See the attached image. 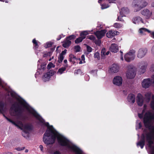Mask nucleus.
Segmentation results:
<instances>
[{"label": "nucleus", "instance_id": "obj_1", "mask_svg": "<svg viewBox=\"0 0 154 154\" xmlns=\"http://www.w3.org/2000/svg\"><path fill=\"white\" fill-rule=\"evenodd\" d=\"M17 100L21 106L27 109L40 123L47 127V129L43 137L44 142L47 145L54 144L57 138L58 143L61 146H66L68 149H71L75 154H82V152L81 149L75 145H71L70 142L68 139L59 134L54 128L52 126H49L48 122H45V120L35 110H30L28 104L24 100L18 99Z\"/></svg>", "mask_w": 154, "mask_h": 154}, {"label": "nucleus", "instance_id": "obj_29", "mask_svg": "<svg viewBox=\"0 0 154 154\" xmlns=\"http://www.w3.org/2000/svg\"><path fill=\"white\" fill-rule=\"evenodd\" d=\"M19 119L23 121H25L28 119V117L26 115H23L22 114L18 116Z\"/></svg>", "mask_w": 154, "mask_h": 154}, {"label": "nucleus", "instance_id": "obj_13", "mask_svg": "<svg viewBox=\"0 0 154 154\" xmlns=\"http://www.w3.org/2000/svg\"><path fill=\"white\" fill-rule=\"evenodd\" d=\"M141 14L144 16L146 19H149L152 14V13L148 9H144L141 11Z\"/></svg>", "mask_w": 154, "mask_h": 154}, {"label": "nucleus", "instance_id": "obj_35", "mask_svg": "<svg viewBox=\"0 0 154 154\" xmlns=\"http://www.w3.org/2000/svg\"><path fill=\"white\" fill-rule=\"evenodd\" d=\"M76 37V36L75 35H72L66 37V38L67 39L70 41L75 39Z\"/></svg>", "mask_w": 154, "mask_h": 154}, {"label": "nucleus", "instance_id": "obj_38", "mask_svg": "<svg viewBox=\"0 0 154 154\" xmlns=\"http://www.w3.org/2000/svg\"><path fill=\"white\" fill-rule=\"evenodd\" d=\"M147 65H146L141 66L140 69L141 70V73H143L146 71V68Z\"/></svg>", "mask_w": 154, "mask_h": 154}, {"label": "nucleus", "instance_id": "obj_2", "mask_svg": "<svg viewBox=\"0 0 154 154\" xmlns=\"http://www.w3.org/2000/svg\"><path fill=\"white\" fill-rule=\"evenodd\" d=\"M154 120V113L150 112H146L143 118V122L145 127L152 130V133L154 134V126L151 125L152 121Z\"/></svg>", "mask_w": 154, "mask_h": 154}, {"label": "nucleus", "instance_id": "obj_60", "mask_svg": "<svg viewBox=\"0 0 154 154\" xmlns=\"http://www.w3.org/2000/svg\"><path fill=\"white\" fill-rule=\"evenodd\" d=\"M150 34L151 35V36L154 38V32H152L150 33Z\"/></svg>", "mask_w": 154, "mask_h": 154}, {"label": "nucleus", "instance_id": "obj_49", "mask_svg": "<svg viewBox=\"0 0 154 154\" xmlns=\"http://www.w3.org/2000/svg\"><path fill=\"white\" fill-rule=\"evenodd\" d=\"M46 64L45 63H43L41 65V68L40 69H44L45 68Z\"/></svg>", "mask_w": 154, "mask_h": 154}, {"label": "nucleus", "instance_id": "obj_46", "mask_svg": "<svg viewBox=\"0 0 154 154\" xmlns=\"http://www.w3.org/2000/svg\"><path fill=\"white\" fill-rule=\"evenodd\" d=\"M94 43L97 45L100 46L101 44V41L99 40H95Z\"/></svg>", "mask_w": 154, "mask_h": 154}, {"label": "nucleus", "instance_id": "obj_20", "mask_svg": "<svg viewBox=\"0 0 154 154\" xmlns=\"http://www.w3.org/2000/svg\"><path fill=\"white\" fill-rule=\"evenodd\" d=\"M132 21L135 24L138 23L140 22H141L142 23H143L142 18L139 16L134 17L132 19Z\"/></svg>", "mask_w": 154, "mask_h": 154}, {"label": "nucleus", "instance_id": "obj_61", "mask_svg": "<svg viewBox=\"0 0 154 154\" xmlns=\"http://www.w3.org/2000/svg\"><path fill=\"white\" fill-rule=\"evenodd\" d=\"M139 128V129H140L142 127V125L141 122H139L138 124Z\"/></svg>", "mask_w": 154, "mask_h": 154}, {"label": "nucleus", "instance_id": "obj_17", "mask_svg": "<svg viewBox=\"0 0 154 154\" xmlns=\"http://www.w3.org/2000/svg\"><path fill=\"white\" fill-rule=\"evenodd\" d=\"M119 67L117 64H113L111 68H110V70L111 72L112 73L117 72L119 70Z\"/></svg>", "mask_w": 154, "mask_h": 154}, {"label": "nucleus", "instance_id": "obj_58", "mask_svg": "<svg viewBox=\"0 0 154 154\" xmlns=\"http://www.w3.org/2000/svg\"><path fill=\"white\" fill-rule=\"evenodd\" d=\"M54 154H60V152L58 151H56L54 152Z\"/></svg>", "mask_w": 154, "mask_h": 154}, {"label": "nucleus", "instance_id": "obj_16", "mask_svg": "<svg viewBox=\"0 0 154 154\" xmlns=\"http://www.w3.org/2000/svg\"><path fill=\"white\" fill-rule=\"evenodd\" d=\"M67 51V50L65 49L64 51H62L61 53L60 54L58 57V62L59 63H61L62 62L64 58V56L66 55Z\"/></svg>", "mask_w": 154, "mask_h": 154}, {"label": "nucleus", "instance_id": "obj_54", "mask_svg": "<svg viewBox=\"0 0 154 154\" xmlns=\"http://www.w3.org/2000/svg\"><path fill=\"white\" fill-rule=\"evenodd\" d=\"M150 71L152 72H154V64H152L151 66V67L150 68Z\"/></svg>", "mask_w": 154, "mask_h": 154}, {"label": "nucleus", "instance_id": "obj_5", "mask_svg": "<svg viewBox=\"0 0 154 154\" xmlns=\"http://www.w3.org/2000/svg\"><path fill=\"white\" fill-rule=\"evenodd\" d=\"M135 52L134 50H131L128 53L126 54L124 57L125 60L128 62H130L133 60L134 58V54Z\"/></svg>", "mask_w": 154, "mask_h": 154}, {"label": "nucleus", "instance_id": "obj_10", "mask_svg": "<svg viewBox=\"0 0 154 154\" xmlns=\"http://www.w3.org/2000/svg\"><path fill=\"white\" fill-rule=\"evenodd\" d=\"M152 83V81L150 78L145 79L142 82V86L143 88H149Z\"/></svg>", "mask_w": 154, "mask_h": 154}, {"label": "nucleus", "instance_id": "obj_11", "mask_svg": "<svg viewBox=\"0 0 154 154\" xmlns=\"http://www.w3.org/2000/svg\"><path fill=\"white\" fill-rule=\"evenodd\" d=\"M106 31L105 29H102L100 31H97L96 32H95L94 34L98 39H101L105 35Z\"/></svg>", "mask_w": 154, "mask_h": 154}, {"label": "nucleus", "instance_id": "obj_8", "mask_svg": "<svg viewBox=\"0 0 154 154\" xmlns=\"http://www.w3.org/2000/svg\"><path fill=\"white\" fill-rule=\"evenodd\" d=\"M136 72L133 68H128L126 73V76L128 79H132L134 78Z\"/></svg>", "mask_w": 154, "mask_h": 154}, {"label": "nucleus", "instance_id": "obj_52", "mask_svg": "<svg viewBox=\"0 0 154 154\" xmlns=\"http://www.w3.org/2000/svg\"><path fill=\"white\" fill-rule=\"evenodd\" d=\"M145 136L143 134H142L141 137V139L140 140H142L143 141H145Z\"/></svg>", "mask_w": 154, "mask_h": 154}, {"label": "nucleus", "instance_id": "obj_56", "mask_svg": "<svg viewBox=\"0 0 154 154\" xmlns=\"http://www.w3.org/2000/svg\"><path fill=\"white\" fill-rule=\"evenodd\" d=\"M138 116L139 117L140 119L142 118L143 117V115L142 114H138Z\"/></svg>", "mask_w": 154, "mask_h": 154}, {"label": "nucleus", "instance_id": "obj_32", "mask_svg": "<svg viewBox=\"0 0 154 154\" xmlns=\"http://www.w3.org/2000/svg\"><path fill=\"white\" fill-rule=\"evenodd\" d=\"M29 132L27 130H23L22 133V136L24 137L28 138L29 137Z\"/></svg>", "mask_w": 154, "mask_h": 154}, {"label": "nucleus", "instance_id": "obj_63", "mask_svg": "<svg viewBox=\"0 0 154 154\" xmlns=\"http://www.w3.org/2000/svg\"><path fill=\"white\" fill-rule=\"evenodd\" d=\"M48 56H50L51 55V52H48L47 53Z\"/></svg>", "mask_w": 154, "mask_h": 154}, {"label": "nucleus", "instance_id": "obj_36", "mask_svg": "<svg viewBox=\"0 0 154 154\" xmlns=\"http://www.w3.org/2000/svg\"><path fill=\"white\" fill-rule=\"evenodd\" d=\"M53 43L51 42H48L46 43V44L44 45V47L46 48L51 47L53 45Z\"/></svg>", "mask_w": 154, "mask_h": 154}, {"label": "nucleus", "instance_id": "obj_48", "mask_svg": "<svg viewBox=\"0 0 154 154\" xmlns=\"http://www.w3.org/2000/svg\"><path fill=\"white\" fill-rule=\"evenodd\" d=\"M114 26L117 28H119L121 27V25L119 23H115L114 24Z\"/></svg>", "mask_w": 154, "mask_h": 154}, {"label": "nucleus", "instance_id": "obj_3", "mask_svg": "<svg viewBox=\"0 0 154 154\" xmlns=\"http://www.w3.org/2000/svg\"><path fill=\"white\" fill-rule=\"evenodd\" d=\"M132 5L134 8L135 11L137 12L146 6L147 3L144 0H134Z\"/></svg>", "mask_w": 154, "mask_h": 154}, {"label": "nucleus", "instance_id": "obj_25", "mask_svg": "<svg viewBox=\"0 0 154 154\" xmlns=\"http://www.w3.org/2000/svg\"><path fill=\"white\" fill-rule=\"evenodd\" d=\"M151 95V93L149 92L145 94V100L147 103H149L150 101Z\"/></svg>", "mask_w": 154, "mask_h": 154}, {"label": "nucleus", "instance_id": "obj_4", "mask_svg": "<svg viewBox=\"0 0 154 154\" xmlns=\"http://www.w3.org/2000/svg\"><path fill=\"white\" fill-rule=\"evenodd\" d=\"M11 109L14 110L15 113H17V116L22 114L24 111V109L20 106L18 103L13 104Z\"/></svg>", "mask_w": 154, "mask_h": 154}, {"label": "nucleus", "instance_id": "obj_24", "mask_svg": "<svg viewBox=\"0 0 154 154\" xmlns=\"http://www.w3.org/2000/svg\"><path fill=\"white\" fill-rule=\"evenodd\" d=\"M147 141L148 147L151 149V154H154V146H152V145L154 143L153 141L152 140Z\"/></svg>", "mask_w": 154, "mask_h": 154}, {"label": "nucleus", "instance_id": "obj_31", "mask_svg": "<svg viewBox=\"0 0 154 154\" xmlns=\"http://www.w3.org/2000/svg\"><path fill=\"white\" fill-rule=\"evenodd\" d=\"M5 106V103L2 101L0 102V113L3 114V111Z\"/></svg>", "mask_w": 154, "mask_h": 154}, {"label": "nucleus", "instance_id": "obj_41", "mask_svg": "<svg viewBox=\"0 0 154 154\" xmlns=\"http://www.w3.org/2000/svg\"><path fill=\"white\" fill-rule=\"evenodd\" d=\"M81 48L80 47L79 45L75 46L74 47L75 51L76 52H79L80 51Z\"/></svg>", "mask_w": 154, "mask_h": 154}, {"label": "nucleus", "instance_id": "obj_39", "mask_svg": "<svg viewBox=\"0 0 154 154\" xmlns=\"http://www.w3.org/2000/svg\"><path fill=\"white\" fill-rule=\"evenodd\" d=\"M94 57L95 58H97L98 60H100V57L99 53L98 52H95L94 54Z\"/></svg>", "mask_w": 154, "mask_h": 154}, {"label": "nucleus", "instance_id": "obj_64", "mask_svg": "<svg viewBox=\"0 0 154 154\" xmlns=\"http://www.w3.org/2000/svg\"><path fill=\"white\" fill-rule=\"evenodd\" d=\"M5 154H13V153L11 152H5Z\"/></svg>", "mask_w": 154, "mask_h": 154}, {"label": "nucleus", "instance_id": "obj_27", "mask_svg": "<svg viewBox=\"0 0 154 154\" xmlns=\"http://www.w3.org/2000/svg\"><path fill=\"white\" fill-rule=\"evenodd\" d=\"M145 141H143L140 140L137 143V146H139L141 149H143L145 144Z\"/></svg>", "mask_w": 154, "mask_h": 154}, {"label": "nucleus", "instance_id": "obj_40", "mask_svg": "<svg viewBox=\"0 0 154 154\" xmlns=\"http://www.w3.org/2000/svg\"><path fill=\"white\" fill-rule=\"evenodd\" d=\"M106 50L105 48H103L101 52V56L102 57L106 55Z\"/></svg>", "mask_w": 154, "mask_h": 154}, {"label": "nucleus", "instance_id": "obj_44", "mask_svg": "<svg viewBox=\"0 0 154 154\" xmlns=\"http://www.w3.org/2000/svg\"><path fill=\"white\" fill-rule=\"evenodd\" d=\"M55 65L52 63H50L48 65L47 68L50 69L52 67H54Z\"/></svg>", "mask_w": 154, "mask_h": 154}, {"label": "nucleus", "instance_id": "obj_15", "mask_svg": "<svg viewBox=\"0 0 154 154\" xmlns=\"http://www.w3.org/2000/svg\"><path fill=\"white\" fill-rule=\"evenodd\" d=\"M119 34L118 31L115 30H110L106 34V36L108 38H112L116 35Z\"/></svg>", "mask_w": 154, "mask_h": 154}, {"label": "nucleus", "instance_id": "obj_7", "mask_svg": "<svg viewBox=\"0 0 154 154\" xmlns=\"http://www.w3.org/2000/svg\"><path fill=\"white\" fill-rule=\"evenodd\" d=\"M55 72L53 70H50L49 71L45 73L42 77V79L44 82L49 81L51 76L54 75Z\"/></svg>", "mask_w": 154, "mask_h": 154}, {"label": "nucleus", "instance_id": "obj_43", "mask_svg": "<svg viewBox=\"0 0 154 154\" xmlns=\"http://www.w3.org/2000/svg\"><path fill=\"white\" fill-rule=\"evenodd\" d=\"M86 45L87 51L89 53L92 52L93 50L92 48L89 46L87 45Z\"/></svg>", "mask_w": 154, "mask_h": 154}, {"label": "nucleus", "instance_id": "obj_22", "mask_svg": "<svg viewBox=\"0 0 154 154\" xmlns=\"http://www.w3.org/2000/svg\"><path fill=\"white\" fill-rule=\"evenodd\" d=\"M33 126L31 124H26L24 125L23 129V130H27L28 131L33 129Z\"/></svg>", "mask_w": 154, "mask_h": 154}, {"label": "nucleus", "instance_id": "obj_62", "mask_svg": "<svg viewBox=\"0 0 154 154\" xmlns=\"http://www.w3.org/2000/svg\"><path fill=\"white\" fill-rule=\"evenodd\" d=\"M117 19H118V20H119V21H122V20H123L122 18L121 17H118V18H117Z\"/></svg>", "mask_w": 154, "mask_h": 154}, {"label": "nucleus", "instance_id": "obj_37", "mask_svg": "<svg viewBox=\"0 0 154 154\" xmlns=\"http://www.w3.org/2000/svg\"><path fill=\"white\" fill-rule=\"evenodd\" d=\"M152 136L150 133H148L146 134V140L147 141L152 140Z\"/></svg>", "mask_w": 154, "mask_h": 154}, {"label": "nucleus", "instance_id": "obj_12", "mask_svg": "<svg viewBox=\"0 0 154 154\" xmlns=\"http://www.w3.org/2000/svg\"><path fill=\"white\" fill-rule=\"evenodd\" d=\"M122 78L121 76H117L114 78L113 82L114 85L120 86L122 84Z\"/></svg>", "mask_w": 154, "mask_h": 154}, {"label": "nucleus", "instance_id": "obj_50", "mask_svg": "<svg viewBox=\"0 0 154 154\" xmlns=\"http://www.w3.org/2000/svg\"><path fill=\"white\" fill-rule=\"evenodd\" d=\"M9 122L11 123L12 124H13L14 125H15L17 127L19 126V125H18V124H17V123H16L15 122L12 120L11 119L10 120Z\"/></svg>", "mask_w": 154, "mask_h": 154}, {"label": "nucleus", "instance_id": "obj_51", "mask_svg": "<svg viewBox=\"0 0 154 154\" xmlns=\"http://www.w3.org/2000/svg\"><path fill=\"white\" fill-rule=\"evenodd\" d=\"M109 7L108 5H106L105 4H103L102 5L101 8L102 9H104L108 8Z\"/></svg>", "mask_w": 154, "mask_h": 154}, {"label": "nucleus", "instance_id": "obj_33", "mask_svg": "<svg viewBox=\"0 0 154 154\" xmlns=\"http://www.w3.org/2000/svg\"><path fill=\"white\" fill-rule=\"evenodd\" d=\"M66 68L65 67H62L61 68L59 69L57 72V73H59L60 74H62L63 72L66 70Z\"/></svg>", "mask_w": 154, "mask_h": 154}, {"label": "nucleus", "instance_id": "obj_53", "mask_svg": "<svg viewBox=\"0 0 154 154\" xmlns=\"http://www.w3.org/2000/svg\"><path fill=\"white\" fill-rule=\"evenodd\" d=\"M11 97H16V94H15L14 92H11Z\"/></svg>", "mask_w": 154, "mask_h": 154}, {"label": "nucleus", "instance_id": "obj_9", "mask_svg": "<svg viewBox=\"0 0 154 154\" xmlns=\"http://www.w3.org/2000/svg\"><path fill=\"white\" fill-rule=\"evenodd\" d=\"M147 52V49L146 48H140L138 50L137 52V57L138 58H141L143 57Z\"/></svg>", "mask_w": 154, "mask_h": 154}, {"label": "nucleus", "instance_id": "obj_23", "mask_svg": "<svg viewBox=\"0 0 154 154\" xmlns=\"http://www.w3.org/2000/svg\"><path fill=\"white\" fill-rule=\"evenodd\" d=\"M127 99L130 102L134 103L135 101V96L132 94H129L128 96Z\"/></svg>", "mask_w": 154, "mask_h": 154}, {"label": "nucleus", "instance_id": "obj_28", "mask_svg": "<svg viewBox=\"0 0 154 154\" xmlns=\"http://www.w3.org/2000/svg\"><path fill=\"white\" fill-rule=\"evenodd\" d=\"M121 11L120 14L122 13L124 14H127L129 13V10L127 8L123 7L121 9Z\"/></svg>", "mask_w": 154, "mask_h": 154}, {"label": "nucleus", "instance_id": "obj_21", "mask_svg": "<svg viewBox=\"0 0 154 154\" xmlns=\"http://www.w3.org/2000/svg\"><path fill=\"white\" fill-rule=\"evenodd\" d=\"M77 60L76 57L73 54H70L69 55V61L73 64H74L75 63V61Z\"/></svg>", "mask_w": 154, "mask_h": 154}, {"label": "nucleus", "instance_id": "obj_19", "mask_svg": "<svg viewBox=\"0 0 154 154\" xmlns=\"http://www.w3.org/2000/svg\"><path fill=\"white\" fill-rule=\"evenodd\" d=\"M110 51L116 53L118 50V47L115 44H112L110 47Z\"/></svg>", "mask_w": 154, "mask_h": 154}, {"label": "nucleus", "instance_id": "obj_55", "mask_svg": "<svg viewBox=\"0 0 154 154\" xmlns=\"http://www.w3.org/2000/svg\"><path fill=\"white\" fill-rule=\"evenodd\" d=\"M63 35V34H61L57 38V41H59V40H60L61 38H62V35Z\"/></svg>", "mask_w": 154, "mask_h": 154}, {"label": "nucleus", "instance_id": "obj_14", "mask_svg": "<svg viewBox=\"0 0 154 154\" xmlns=\"http://www.w3.org/2000/svg\"><path fill=\"white\" fill-rule=\"evenodd\" d=\"M144 102L143 97L142 95L139 93L137 96V105L140 106H142Z\"/></svg>", "mask_w": 154, "mask_h": 154}, {"label": "nucleus", "instance_id": "obj_26", "mask_svg": "<svg viewBox=\"0 0 154 154\" xmlns=\"http://www.w3.org/2000/svg\"><path fill=\"white\" fill-rule=\"evenodd\" d=\"M139 32L143 34H145V32H147L149 33H150L151 31L149 29L144 28H142L139 29Z\"/></svg>", "mask_w": 154, "mask_h": 154}, {"label": "nucleus", "instance_id": "obj_18", "mask_svg": "<svg viewBox=\"0 0 154 154\" xmlns=\"http://www.w3.org/2000/svg\"><path fill=\"white\" fill-rule=\"evenodd\" d=\"M63 43V46L66 48H67L71 44V42L69 40L67 39L66 38L64 40L63 42H62Z\"/></svg>", "mask_w": 154, "mask_h": 154}, {"label": "nucleus", "instance_id": "obj_57", "mask_svg": "<svg viewBox=\"0 0 154 154\" xmlns=\"http://www.w3.org/2000/svg\"><path fill=\"white\" fill-rule=\"evenodd\" d=\"M39 147L40 148L41 150L42 151H43V146L42 145H40L39 146Z\"/></svg>", "mask_w": 154, "mask_h": 154}, {"label": "nucleus", "instance_id": "obj_30", "mask_svg": "<svg viewBox=\"0 0 154 154\" xmlns=\"http://www.w3.org/2000/svg\"><path fill=\"white\" fill-rule=\"evenodd\" d=\"M32 42L33 44V45L35 48L36 49L38 48L39 47L38 43H39V42H38L37 41H36L35 38H34L33 39Z\"/></svg>", "mask_w": 154, "mask_h": 154}, {"label": "nucleus", "instance_id": "obj_47", "mask_svg": "<svg viewBox=\"0 0 154 154\" xmlns=\"http://www.w3.org/2000/svg\"><path fill=\"white\" fill-rule=\"evenodd\" d=\"M150 105L151 109L154 110V100L151 101Z\"/></svg>", "mask_w": 154, "mask_h": 154}, {"label": "nucleus", "instance_id": "obj_42", "mask_svg": "<svg viewBox=\"0 0 154 154\" xmlns=\"http://www.w3.org/2000/svg\"><path fill=\"white\" fill-rule=\"evenodd\" d=\"M82 72L81 70L80 69H78L77 70H75V71L74 74H75L78 75L80 74L81 75L82 73Z\"/></svg>", "mask_w": 154, "mask_h": 154}, {"label": "nucleus", "instance_id": "obj_59", "mask_svg": "<svg viewBox=\"0 0 154 154\" xmlns=\"http://www.w3.org/2000/svg\"><path fill=\"white\" fill-rule=\"evenodd\" d=\"M152 79L151 80L152 81V83L154 84V74L152 76Z\"/></svg>", "mask_w": 154, "mask_h": 154}, {"label": "nucleus", "instance_id": "obj_45", "mask_svg": "<svg viewBox=\"0 0 154 154\" xmlns=\"http://www.w3.org/2000/svg\"><path fill=\"white\" fill-rule=\"evenodd\" d=\"M87 38L90 39L91 40L94 41L95 40V37L92 35H89L87 37Z\"/></svg>", "mask_w": 154, "mask_h": 154}, {"label": "nucleus", "instance_id": "obj_34", "mask_svg": "<svg viewBox=\"0 0 154 154\" xmlns=\"http://www.w3.org/2000/svg\"><path fill=\"white\" fill-rule=\"evenodd\" d=\"M17 124L19 125V126L17 127L22 130H23L24 125H23L22 122L20 121H18L17 122Z\"/></svg>", "mask_w": 154, "mask_h": 154}, {"label": "nucleus", "instance_id": "obj_6", "mask_svg": "<svg viewBox=\"0 0 154 154\" xmlns=\"http://www.w3.org/2000/svg\"><path fill=\"white\" fill-rule=\"evenodd\" d=\"M89 33L87 31H85L82 32L80 34V37L77 38L75 41V42L76 44H78L81 42L84 39L86 36L88 35Z\"/></svg>", "mask_w": 154, "mask_h": 154}]
</instances>
